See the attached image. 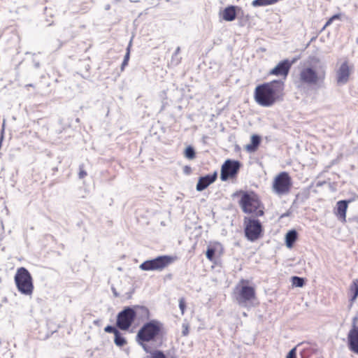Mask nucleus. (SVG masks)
<instances>
[{
    "label": "nucleus",
    "instance_id": "nucleus-1",
    "mask_svg": "<svg viewBox=\"0 0 358 358\" xmlns=\"http://www.w3.org/2000/svg\"><path fill=\"white\" fill-rule=\"evenodd\" d=\"M285 82L282 80H273L256 86L254 99L263 107H271L283 100L285 96Z\"/></svg>",
    "mask_w": 358,
    "mask_h": 358
},
{
    "label": "nucleus",
    "instance_id": "nucleus-2",
    "mask_svg": "<svg viewBox=\"0 0 358 358\" xmlns=\"http://www.w3.org/2000/svg\"><path fill=\"white\" fill-rule=\"evenodd\" d=\"M163 324L157 320H152L144 324L138 331L136 340L138 343L147 352H149V347L145 342L154 341L160 335Z\"/></svg>",
    "mask_w": 358,
    "mask_h": 358
},
{
    "label": "nucleus",
    "instance_id": "nucleus-3",
    "mask_svg": "<svg viewBox=\"0 0 358 358\" xmlns=\"http://www.w3.org/2000/svg\"><path fill=\"white\" fill-rule=\"evenodd\" d=\"M239 205L245 213L252 214L255 217L264 215V206L259 196L253 192H243Z\"/></svg>",
    "mask_w": 358,
    "mask_h": 358
},
{
    "label": "nucleus",
    "instance_id": "nucleus-4",
    "mask_svg": "<svg viewBox=\"0 0 358 358\" xmlns=\"http://www.w3.org/2000/svg\"><path fill=\"white\" fill-rule=\"evenodd\" d=\"M14 281L20 294L29 296L32 295L34 289L33 278L27 268H18L14 277Z\"/></svg>",
    "mask_w": 358,
    "mask_h": 358
},
{
    "label": "nucleus",
    "instance_id": "nucleus-5",
    "mask_svg": "<svg viewBox=\"0 0 358 358\" xmlns=\"http://www.w3.org/2000/svg\"><path fill=\"white\" fill-rule=\"evenodd\" d=\"M325 78V72L319 73L313 66H303L299 73V80L301 84L316 85L322 82Z\"/></svg>",
    "mask_w": 358,
    "mask_h": 358
},
{
    "label": "nucleus",
    "instance_id": "nucleus-6",
    "mask_svg": "<svg viewBox=\"0 0 358 358\" xmlns=\"http://www.w3.org/2000/svg\"><path fill=\"white\" fill-rule=\"evenodd\" d=\"M245 282L243 280L236 286L234 295L237 303L243 307L251 306L252 300L255 298V290L252 287L241 285Z\"/></svg>",
    "mask_w": 358,
    "mask_h": 358
},
{
    "label": "nucleus",
    "instance_id": "nucleus-7",
    "mask_svg": "<svg viewBox=\"0 0 358 358\" xmlns=\"http://www.w3.org/2000/svg\"><path fill=\"white\" fill-rule=\"evenodd\" d=\"M175 258L168 255L159 256L155 259L146 260L140 264L139 268L142 271H161L173 263Z\"/></svg>",
    "mask_w": 358,
    "mask_h": 358
},
{
    "label": "nucleus",
    "instance_id": "nucleus-8",
    "mask_svg": "<svg viewBox=\"0 0 358 358\" xmlns=\"http://www.w3.org/2000/svg\"><path fill=\"white\" fill-rule=\"evenodd\" d=\"M292 186V178L287 172L282 171L278 174L273 182V190L278 194H286Z\"/></svg>",
    "mask_w": 358,
    "mask_h": 358
},
{
    "label": "nucleus",
    "instance_id": "nucleus-9",
    "mask_svg": "<svg viewBox=\"0 0 358 358\" xmlns=\"http://www.w3.org/2000/svg\"><path fill=\"white\" fill-rule=\"evenodd\" d=\"M241 163L237 160L227 159L221 166L220 179L227 181L236 178L241 168Z\"/></svg>",
    "mask_w": 358,
    "mask_h": 358
},
{
    "label": "nucleus",
    "instance_id": "nucleus-10",
    "mask_svg": "<svg viewBox=\"0 0 358 358\" xmlns=\"http://www.w3.org/2000/svg\"><path fill=\"white\" fill-rule=\"evenodd\" d=\"M136 317L134 308H125L120 312L117 317V326L122 330H127L131 325Z\"/></svg>",
    "mask_w": 358,
    "mask_h": 358
},
{
    "label": "nucleus",
    "instance_id": "nucleus-11",
    "mask_svg": "<svg viewBox=\"0 0 358 358\" xmlns=\"http://www.w3.org/2000/svg\"><path fill=\"white\" fill-rule=\"evenodd\" d=\"M296 59H294L292 61L287 59L280 61L273 69L269 71L268 75L281 77L283 80H286L292 66L296 62Z\"/></svg>",
    "mask_w": 358,
    "mask_h": 358
},
{
    "label": "nucleus",
    "instance_id": "nucleus-12",
    "mask_svg": "<svg viewBox=\"0 0 358 358\" xmlns=\"http://www.w3.org/2000/svg\"><path fill=\"white\" fill-rule=\"evenodd\" d=\"M352 66L348 61L343 62L336 71V82L338 84H345L350 80Z\"/></svg>",
    "mask_w": 358,
    "mask_h": 358
},
{
    "label": "nucleus",
    "instance_id": "nucleus-13",
    "mask_svg": "<svg viewBox=\"0 0 358 358\" xmlns=\"http://www.w3.org/2000/svg\"><path fill=\"white\" fill-rule=\"evenodd\" d=\"M356 320L353 319L352 328L350 330L348 335L349 349L358 355V327L356 326Z\"/></svg>",
    "mask_w": 358,
    "mask_h": 358
},
{
    "label": "nucleus",
    "instance_id": "nucleus-14",
    "mask_svg": "<svg viewBox=\"0 0 358 358\" xmlns=\"http://www.w3.org/2000/svg\"><path fill=\"white\" fill-rule=\"evenodd\" d=\"M217 178V172L214 171L211 174H208L205 176L200 177L196 184V190L199 192L203 191L206 189L210 185L213 183Z\"/></svg>",
    "mask_w": 358,
    "mask_h": 358
},
{
    "label": "nucleus",
    "instance_id": "nucleus-15",
    "mask_svg": "<svg viewBox=\"0 0 358 358\" xmlns=\"http://www.w3.org/2000/svg\"><path fill=\"white\" fill-rule=\"evenodd\" d=\"M349 201L345 200L339 201L336 203L334 209V214L341 222L346 221V212L348 207Z\"/></svg>",
    "mask_w": 358,
    "mask_h": 358
},
{
    "label": "nucleus",
    "instance_id": "nucleus-16",
    "mask_svg": "<svg viewBox=\"0 0 358 358\" xmlns=\"http://www.w3.org/2000/svg\"><path fill=\"white\" fill-rule=\"evenodd\" d=\"M262 231V225H246L245 229V236L250 241H255L258 239Z\"/></svg>",
    "mask_w": 358,
    "mask_h": 358
},
{
    "label": "nucleus",
    "instance_id": "nucleus-17",
    "mask_svg": "<svg viewBox=\"0 0 358 358\" xmlns=\"http://www.w3.org/2000/svg\"><path fill=\"white\" fill-rule=\"evenodd\" d=\"M262 142L261 137L257 134H252L250 137V143L245 145L244 148L249 153L255 152Z\"/></svg>",
    "mask_w": 358,
    "mask_h": 358
},
{
    "label": "nucleus",
    "instance_id": "nucleus-18",
    "mask_svg": "<svg viewBox=\"0 0 358 358\" xmlns=\"http://www.w3.org/2000/svg\"><path fill=\"white\" fill-rule=\"evenodd\" d=\"M222 19L225 21H233L236 17V6H229L224 9L222 13Z\"/></svg>",
    "mask_w": 358,
    "mask_h": 358
},
{
    "label": "nucleus",
    "instance_id": "nucleus-19",
    "mask_svg": "<svg viewBox=\"0 0 358 358\" xmlns=\"http://www.w3.org/2000/svg\"><path fill=\"white\" fill-rule=\"evenodd\" d=\"M298 238V234L296 230H289L285 235V245L288 248H292L294 242Z\"/></svg>",
    "mask_w": 358,
    "mask_h": 358
},
{
    "label": "nucleus",
    "instance_id": "nucleus-20",
    "mask_svg": "<svg viewBox=\"0 0 358 358\" xmlns=\"http://www.w3.org/2000/svg\"><path fill=\"white\" fill-rule=\"evenodd\" d=\"M350 301L353 303L358 296V279H355L349 288Z\"/></svg>",
    "mask_w": 358,
    "mask_h": 358
},
{
    "label": "nucleus",
    "instance_id": "nucleus-21",
    "mask_svg": "<svg viewBox=\"0 0 358 358\" xmlns=\"http://www.w3.org/2000/svg\"><path fill=\"white\" fill-rule=\"evenodd\" d=\"M134 310L136 313V317H138L140 320H143L149 318L150 311L146 307L135 306Z\"/></svg>",
    "mask_w": 358,
    "mask_h": 358
},
{
    "label": "nucleus",
    "instance_id": "nucleus-22",
    "mask_svg": "<svg viewBox=\"0 0 358 358\" xmlns=\"http://www.w3.org/2000/svg\"><path fill=\"white\" fill-rule=\"evenodd\" d=\"M114 342L118 347H122L127 343L126 339L121 335L120 331L115 335Z\"/></svg>",
    "mask_w": 358,
    "mask_h": 358
},
{
    "label": "nucleus",
    "instance_id": "nucleus-23",
    "mask_svg": "<svg viewBox=\"0 0 358 358\" xmlns=\"http://www.w3.org/2000/svg\"><path fill=\"white\" fill-rule=\"evenodd\" d=\"M292 283L293 286H295L296 287H301L304 285V280L302 278L298 277V276H293L292 278Z\"/></svg>",
    "mask_w": 358,
    "mask_h": 358
},
{
    "label": "nucleus",
    "instance_id": "nucleus-24",
    "mask_svg": "<svg viewBox=\"0 0 358 358\" xmlns=\"http://www.w3.org/2000/svg\"><path fill=\"white\" fill-rule=\"evenodd\" d=\"M145 358H166V357L162 351L154 350L150 352V355L147 356Z\"/></svg>",
    "mask_w": 358,
    "mask_h": 358
},
{
    "label": "nucleus",
    "instance_id": "nucleus-25",
    "mask_svg": "<svg viewBox=\"0 0 358 358\" xmlns=\"http://www.w3.org/2000/svg\"><path fill=\"white\" fill-rule=\"evenodd\" d=\"M185 156L189 159H192L195 158V157H196L195 152L191 146H189L185 149Z\"/></svg>",
    "mask_w": 358,
    "mask_h": 358
},
{
    "label": "nucleus",
    "instance_id": "nucleus-26",
    "mask_svg": "<svg viewBox=\"0 0 358 358\" xmlns=\"http://www.w3.org/2000/svg\"><path fill=\"white\" fill-rule=\"evenodd\" d=\"M341 14H336L331 17L325 23L324 27L322 28V30L325 29L327 27H329L334 20H341Z\"/></svg>",
    "mask_w": 358,
    "mask_h": 358
},
{
    "label": "nucleus",
    "instance_id": "nucleus-27",
    "mask_svg": "<svg viewBox=\"0 0 358 358\" xmlns=\"http://www.w3.org/2000/svg\"><path fill=\"white\" fill-rule=\"evenodd\" d=\"M206 257L210 260L213 261L215 255V250L212 248H208L206 251Z\"/></svg>",
    "mask_w": 358,
    "mask_h": 358
},
{
    "label": "nucleus",
    "instance_id": "nucleus-28",
    "mask_svg": "<svg viewBox=\"0 0 358 358\" xmlns=\"http://www.w3.org/2000/svg\"><path fill=\"white\" fill-rule=\"evenodd\" d=\"M104 331L107 333H113L114 335L117 334V333L119 331L115 327L113 326L106 327Z\"/></svg>",
    "mask_w": 358,
    "mask_h": 358
},
{
    "label": "nucleus",
    "instance_id": "nucleus-29",
    "mask_svg": "<svg viewBox=\"0 0 358 358\" xmlns=\"http://www.w3.org/2000/svg\"><path fill=\"white\" fill-rule=\"evenodd\" d=\"M286 358H296V348H292L287 355Z\"/></svg>",
    "mask_w": 358,
    "mask_h": 358
},
{
    "label": "nucleus",
    "instance_id": "nucleus-30",
    "mask_svg": "<svg viewBox=\"0 0 358 358\" xmlns=\"http://www.w3.org/2000/svg\"><path fill=\"white\" fill-rule=\"evenodd\" d=\"M179 308L181 310L182 315H183L185 309V302L183 298H181L179 300Z\"/></svg>",
    "mask_w": 358,
    "mask_h": 358
},
{
    "label": "nucleus",
    "instance_id": "nucleus-31",
    "mask_svg": "<svg viewBox=\"0 0 358 358\" xmlns=\"http://www.w3.org/2000/svg\"><path fill=\"white\" fill-rule=\"evenodd\" d=\"M129 59V50L127 51L126 55L124 56V61L122 64V69H123L125 66L128 64V62Z\"/></svg>",
    "mask_w": 358,
    "mask_h": 358
},
{
    "label": "nucleus",
    "instance_id": "nucleus-32",
    "mask_svg": "<svg viewBox=\"0 0 358 358\" xmlns=\"http://www.w3.org/2000/svg\"><path fill=\"white\" fill-rule=\"evenodd\" d=\"M78 176L80 178H84L87 176V172L83 169V166H80Z\"/></svg>",
    "mask_w": 358,
    "mask_h": 358
},
{
    "label": "nucleus",
    "instance_id": "nucleus-33",
    "mask_svg": "<svg viewBox=\"0 0 358 358\" xmlns=\"http://www.w3.org/2000/svg\"><path fill=\"white\" fill-rule=\"evenodd\" d=\"M182 328H183V330H182V335L183 336H187L189 333V329H188V325L186 324H182Z\"/></svg>",
    "mask_w": 358,
    "mask_h": 358
},
{
    "label": "nucleus",
    "instance_id": "nucleus-34",
    "mask_svg": "<svg viewBox=\"0 0 358 358\" xmlns=\"http://www.w3.org/2000/svg\"><path fill=\"white\" fill-rule=\"evenodd\" d=\"M310 61L313 63H319L320 62V59H318L317 57H313L310 58Z\"/></svg>",
    "mask_w": 358,
    "mask_h": 358
},
{
    "label": "nucleus",
    "instance_id": "nucleus-35",
    "mask_svg": "<svg viewBox=\"0 0 358 358\" xmlns=\"http://www.w3.org/2000/svg\"><path fill=\"white\" fill-rule=\"evenodd\" d=\"M249 224H260V223L257 220H250Z\"/></svg>",
    "mask_w": 358,
    "mask_h": 358
},
{
    "label": "nucleus",
    "instance_id": "nucleus-36",
    "mask_svg": "<svg viewBox=\"0 0 358 358\" xmlns=\"http://www.w3.org/2000/svg\"><path fill=\"white\" fill-rule=\"evenodd\" d=\"M27 87H28V86H29V87H32V85H27Z\"/></svg>",
    "mask_w": 358,
    "mask_h": 358
},
{
    "label": "nucleus",
    "instance_id": "nucleus-37",
    "mask_svg": "<svg viewBox=\"0 0 358 358\" xmlns=\"http://www.w3.org/2000/svg\"><path fill=\"white\" fill-rule=\"evenodd\" d=\"M114 294H115V296H117V293H116V292H114Z\"/></svg>",
    "mask_w": 358,
    "mask_h": 358
}]
</instances>
